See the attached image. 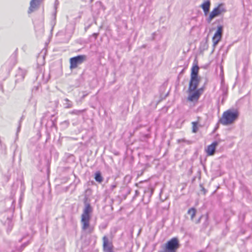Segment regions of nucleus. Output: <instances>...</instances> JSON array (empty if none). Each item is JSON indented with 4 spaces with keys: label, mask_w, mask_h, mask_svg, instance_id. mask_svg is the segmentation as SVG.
I'll use <instances>...</instances> for the list:
<instances>
[{
    "label": "nucleus",
    "mask_w": 252,
    "mask_h": 252,
    "mask_svg": "<svg viewBox=\"0 0 252 252\" xmlns=\"http://www.w3.org/2000/svg\"><path fill=\"white\" fill-rule=\"evenodd\" d=\"M84 203V208L81 215V220L82 229L91 233L93 231L94 228L90 226V221L92 218L93 209L90 203L87 201V198H85Z\"/></svg>",
    "instance_id": "1"
},
{
    "label": "nucleus",
    "mask_w": 252,
    "mask_h": 252,
    "mask_svg": "<svg viewBox=\"0 0 252 252\" xmlns=\"http://www.w3.org/2000/svg\"><path fill=\"white\" fill-rule=\"evenodd\" d=\"M238 115L239 113L237 110H228L223 113L220 122L224 126L231 124L237 119Z\"/></svg>",
    "instance_id": "2"
},
{
    "label": "nucleus",
    "mask_w": 252,
    "mask_h": 252,
    "mask_svg": "<svg viewBox=\"0 0 252 252\" xmlns=\"http://www.w3.org/2000/svg\"><path fill=\"white\" fill-rule=\"evenodd\" d=\"M180 247L179 239L173 237L161 246V250L158 252H177Z\"/></svg>",
    "instance_id": "3"
},
{
    "label": "nucleus",
    "mask_w": 252,
    "mask_h": 252,
    "mask_svg": "<svg viewBox=\"0 0 252 252\" xmlns=\"http://www.w3.org/2000/svg\"><path fill=\"white\" fill-rule=\"evenodd\" d=\"M87 59V57L85 55H78L77 56L71 58L69 60L70 68L72 69L77 68L78 65H80L86 61Z\"/></svg>",
    "instance_id": "4"
},
{
    "label": "nucleus",
    "mask_w": 252,
    "mask_h": 252,
    "mask_svg": "<svg viewBox=\"0 0 252 252\" xmlns=\"http://www.w3.org/2000/svg\"><path fill=\"white\" fill-rule=\"evenodd\" d=\"M225 11L226 10L223 7L222 4H219L211 12L208 18L207 19V22L210 23L214 18L220 15L221 13Z\"/></svg>",
    "instance_id": "5"
},
{
    "label": "nucleus",
    "mask_w": 252,
    "mask_h": 252,
    "mask_svg": "<svg viewBox=\"0 0 252 252\" xmlns=\"http://www.w3.org/2000/svg\"><path fill=\"white\" fill-rule=\"evenodd\" d=\"M223 27L222 26H218L217 31L213 37L212 41L213 46L215 47L219 42L220 40L222 34Z\"/></svg>",
    "instance_id": "6"
},
{
    "label": "nucleus",
    "mask_w": 252,
    "mask_h": 252,
    "mask_svg": "<svg viewBox=\"0 0 252 252\" xmlns=\"http://www.w3.org/2000/svg\"><path fill=\"white\" fill-rule=\"evenodd\" d=\"M203 90L202 89L195 90L193 92H189V94L188 100L190 101H197L199 99Z\"/></svg>",
    "instance_id": "7"
},
{
    "label": "nucleus",
    "mask_w": 252,
    "mask_h": 252,
    "mask_svg": "<svg viewBox=\"0 0 252 252\" xmlns=\"http://www.w3.org/2000/svg\"><path fill=\"white\" fill-rule=\"evenodd\" d=\"M103 249L104 252H112L113 251V246L111 242L109 241L108 237L104 236L103 238Z\"/></svg>",
    "instance_id": "8"
},
{
    "label": "nucleus",
    "mask_w": 252,
    "mask_h": 252,
    "mask_svg": "<svg viewBox=\"0 0 252 252\" xmlns=\"http://www.w3.org/2000/svg\"><path fill=\"white\" fill-rule=\"evenodd\" d=\"M199 80L198 77H195L194 80H192V77L189 84V92H193L196 90L199 84Z\"/></svg>",
    "instance_id": "9"
},
{
    "label": "nucleus",
    "mask_w": 252,
    "mask_h": 252,
    "mask_svg": "<svg viewBox=\"0 0 252 252\" xmlns=\"http://www.w3.org/2000/svg\"><path fill=\"white\" fill-rule=\"evenodd\" d=\"M218 145L219 142L217 141H215L213 142L211 145H209L206 150L207 155H213L215 154L216 148Z\"/></svg>",
    "instance_id": "10"
},
{
    "label": "nucleus",
    "mask_w": 252,
    "mask_h": 252,
    "mask_svg": "<svg viewBox=\"0 0 252 252\" xmlns=\"http://www.w3.org/2000/svg\"><path fill=\"white\" fill-rule=\"evenodd\" d=\"M39 4V0H32L30 2V6L28 11L29 13L33 12Z\"/></svg>",
    "instance_id": "11"
},
{
    "label": "nucleus",
    "mask_w": 252,
    "mask_h": 252,
    "mask_svg": "<svg viewBox=\"0 0 252 252\" xmlns=\"http://www.w3.org/2000/svg\"><path fill=\"white\" fill-rule=\"evenodd\" d=\"M211 3L209 0L204 1L201 5V7L203 9L205 15H207L209 11Z\"/></svg>",
    "instance_id": "12"
},
{
    "label": "nucleus",
    "mask_w": 252,
    "mask_h": 252,
    "mask_svg": "<svg viewBox=\"0 0 252 252\" xmlns=\"http://www.w3.org/2000/svg\"><path fill=\"white\" fill-rule=\"evenodd\" d=\"M199 67L197 65L193 66L191 68V77L194 80L195 77H198Z\"/></svg>",
    "instance_id": "13"
},
{
    "label": "nucleus",
    "mask_w": 252,
    "mask_h": 252,
    "mask_svg": "<svg viewBox=\"0 0 252 252\" xmlns=\"http://www.w3.org/2000/svg\"><path fill=\"white\" fill-rule=\"evenodd\" d=\"M196 213V210L194 208H191L188 210V214L190 216V219L191 220H193L195 216Z\"/></svg>",
    "instance_id": "14"
},
{
    "label": "nucleus",
    "mask_w": 252,
    "mask_h": 252,
    "mask_svg": "<svg viewBox=\"0 0 252 252\" xmlns=\"http://www.w3.org/2000/svg\"><path fill=\"white\" fill-rule=\"evenodd\" d=\"M95 180L98 183H101L103 181V178L99 172H97L95 174Z\"/></svg>",
    "instance_id": "15"
},
{
    "label": "nucleus",
    "mask_w": 252,
    "mask_h": 252,
    "mask_svg": "<svg viewBox=\"0 0 252 252\" xmlns=\"http://www.w3.org/2000/svg\"><path fill=\"white\" fill-rule=\"evenodd\" d=\"M192 132L193 133H196L198 130V127H197V123L193 122H192Z\"/></svg>",
    "instance_id": "16"
},
{
    "label": "nucleus",
    "mask_w": 252,
    "mask_h": 252,
    "mask_svg": "<svg viewBox=\"0 0 252 252\" xmlns=\"http://www.w3.org/2000/svg\"><path fill=\"white\" fill-rule=\"evenodd\" d=\"M64 100L66 102V103H65V107L66 108H69L72 107V102L70 101H69L68 100V99L65 98L64 99Z\"/></svg>",
    "instance_id": "17"
},
{
    "label": "nucleus",
    "mask_w": 252,
    "mask_h": 252,
    "mask_svg": "<svg viewBox=\"0 0 252 252\" xmlns=\"http://www.w3.org/2000/svg\"><path fill=\"white\" fill-rule=\"evenodd\" d=\"M84 112V110H74L70 112V114L79 115Z\"/></svg>",
    "instance_id": "18"
},
{
    "label": "nucleus",
    "mask_w": 252,
    "mask_h": 252,
    "mask_svg": "<svg viewBox=\"0 0 252 252\" xmlns=\"http://www.w3.org/2000/svg\"><path fill=\"white\" fill-rule=\"evenodd\" d=\"M117 186V183H114L112 185H111L110 186V189L111 190H113Z\"/></svg>",
    "instance_id": "19"
},
{
    "label": "nucleus",
    "mask_w": 252,
    "mask_h": 252,
    "mask_svg": "<svg viewBox=\"0 0 252 252\" xmlns=\"http://www.w3.org/2000/svg\"><path fill=\"white\" fill-rule=\"evenodd\" d=\"M20 128H21V124L19 123V125L17 128V132H19V131L20 130Z\"/></svg>",
    "instance_id": "20"
},
{
    "label": "nucleus",
    "mask_w": 252,
    "mask_h": 252,
    "mask_svg": "<svg viewBox=\"0 0 252 252\" xmlns=\"http://www.w3.org/2000/svg\"><path fill=\"white\" fill-rule=\"evenodd\" d=\"M153 189H151L150 195H151L153 193Z\"/></svg>",
    "instance_id": "21"
},
{
    "label": "nucleus",
    "mask_w": 252,
    "mask_h": 252,
    "mask_svg": "<svg viewBox=\"0 0 252 252\" xmlns=\"http://www.w3.org/2000/svg\"><path fill=\"white\" fill-rule=\"evenodd\" d=\"M28 244V243L25 244L23 245V246H24V247H26Z\"/></svg>",
    "instance_id": "22"
},
{
    "label": "nucleus",
    "mask_w": 252,
    "mask_h": 252,
    "mask_svg": "<svg viewBox=\"0 0 252 252\" xmlns=\"http://www.w3.org/2000/svg\"><path fill=\"white\" fill-rule=\"evenodd\" d=\"M21 120H22V118H21ZM21 120H20V123L21 124Z\"/></svg>",
    "instance_id": "23"
},
{
    "label": "nucleus",
    "mask_w": 252,
    "mask_h": 252,
    "mask_svg": "<svg viewBox=\"0 0 252 252\" xmlns=\"http://www.w3.org/2000/svg\"><path fill=\"white\" fill-rule=\"evenodd\" d=\"M147 193V192L146 191H145V194H146Z\"/></svg>",
    "instance_id": "24"
}]
</instances>
